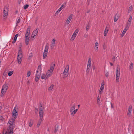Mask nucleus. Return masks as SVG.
Returning a JSON list of instances; mask_svg holds the SVG:
<instances>
[{
  "label": "nucleus",
  "instance_id": "39",
  "mask_svg": "<svg viewBox=\"0 0 134 134\" xmlns=\"http://www.w3.org/2000/svg\"><path fill=\"white\" fill-rule=\"evenodd\" d=\"M133 63H131L129 66L130 70H131L133 68Z\"/></svg>",
  "mask_w": 134,
  "mask_h": 134
},
{
  "label": "nucleus",
  "instance_id": "2",
  "mask_svg": "<svg viewBox=\"0 0 134 134\" xmlns=\"http://www.w3.org/2000/svg\"><path fill=\"white\" fill-rule=\"evenodd\" d=\"M30 26H29L27 28L25 35V43L26 45L29 44V35L30 34Z\"/></svg>",
  "mask_w": 134,
  "mask_h": 134
},
{
  "label": "nucleus",
  "instance_id": "35",
  "mask_svg": "<svg viewBox=\"0 0 134 134\" xmlns=\"http://www.w3.org/2000/svg\"><path fill=\"white\" fill-rule=\"evenodd\" d=\"M70 113H71V114L72 115H74L76 112L74 110L73 111H70Z\"/></svg>",
  "mask_w": 134,
  "mask_h": 134
},
{
  "label": "nucleus",
  "instance_id": "9",
  "mask_svg": "<svg viewBox=\"0 0 134 134\" xmlns=\"http://www.w3.org/2000/svg\"><path fill=\"white\" fill-rule=\"evenodd\" d=\"M65 5H64L62 4L61 5V7H60L59 9L55 13V14H58V13H59L64 8H65Z\"/></svg>",
  "mask_w": 134,
  "mask_h": 134
},
{
  "label": "nucleus",
  "instance_id": "22",
  "mask_svg": "<svg viewBox=\"0 0 134 134\" xmlns=\"http://www.w3.org/2000/svg\"><path fill=\"white\" fill-rule=\"evenodd\" d=\"M33 123V121L32 120H30L29 121V126L30 127L32 126Z\"/></svg>",
  "mask_w": 134,
  "mask_h": 134
},
{
  "label": "nucleus",
  "instance_id": "24",
  "mask_svg": "<svg viewBox=\"0 0 134 134\" xmlns=\"http://www.w3.org/2000/svg\"><path fill=\"white\" fill-rule=\"evenodd\" d=\"M54 85L53 84H52L48 88V90L49 91H51L54 87Z\"/></svg>",
  "mask_w": 134,
  "mask_h": 134
},
{
  "label": "nucleus",
  "instance_id": "6",
  "mask_svg": "<svg viewBox=\"0 0 134 134\" xmlns=\"http://www.w3.org/2000/svg\"><path fill=\"white\" fill-rule=\"evenodd\" d=\"M17 105H16L15 107L14 108L13 110V116L14 118L15 119L17 117V115H16V114H17L18 115V114H17V113L18 112V111H16V109L18 110V107H16Z\"/></svg>",
  "mask_w": 134,
  "mask_h": 134
},
{
  "label": "nucleus",
  "instance_id": "64",
  "mask_svg": "<svg viewBox=\"0 0 134 134\" xmlns=\"http://www.w3.org/2000/svg\"><path fill=\"white\" fill-rule=\"evenodd\" d=\"M16 39L17 38L14 37V40H15L16 41Z\"/></svg>",
  "mask_w": 134,
  "mask_h": 134
},
{
  "label": "nucleus",
  "instance_id": "43",
  "mask_svg": "<svg viewBox=\"0 0 134 134\" xmlns=\"http://www.w3.org/2000/svg\"><path fill=\"white\" fill-rule=\"evenodd\" d=\"M41 70V65H39L38 66L37 69V70H38V72H39V71H40Z\"/></svg>",
  "mask_w": 134,
  "mask_h": 134
},
{
  "label": "nucleus",
  "instance_id": "3",
  "mask_svg": "<svg viewBox=\"0 0 134 134\" xmlns=\"http://www.w3.org/2000/svg\"><path fill=\"white\" fill-rule=\"evenodd\" d=\"M8 88V85L7 83L4 84L2 87V88L1 91V97H2L3 95L4 94Z\"/></svg>",
  "mask_w": 134,
  "mask_h": 134
},
{
  "label": "nucleus",
  "instance_id": "16",
  "mask_svg": "<svg viewBox=\"0 0 134 134\" xmlns=\"http://www.w3.org/2000/svg\"><path fill=\"white\" fill-rule=\"evenodd\" d=\"M104 82H102L101 83V86L100 90L101 91H103L104 88Z\"/></svg>",
  "mask_w": 134,
  "mask_h": 134
},
{
  "label": "nucleus",
  "instance_id": "62",
  "mask_svg": "<svg viewBox=\"0 0 134 134\" xmlns=\"http://www.w3.org/2000/svg\"><path fill=\"white\" fill-rule=\"evenodd\" d=\"M16 41L15 40H13V41L12 42V43L13 44Z\"/></svg>",
  "mask_w": 134,
  "mask_h": 134
},
{
  "label": "nucleus",
  "instance_id": "32",
  "mask_svg": "<svg viewBox=\"0 0 134 134\" xmlns=\"http://www.w3.org/2000/svg\"><path fill=\"white\" fill-rule=\"evenodd\" d=\"M48 47L47 45H46L45 47V48L44 50V52H48Z\"/></svg>",
  "mask_w": 134,
  "mask_h": 134
},
{
  "label": "nucleus",
  "instance_id": "20",
  "mask_svg": "<svg viewBox=\"0 0 134 134\" xmlns=\"http://www.w3.org/2000/svg\"><path fill=\"white\" fill-rule=\"evenodd\" d=\"M22 57H17V59L18 62L19 64H20L22 61Z\"/></svg>",
  "mask_w": 134,
  "mask_h": 134
},
{
  "label": "nucleus",
  "instance_id": "52",
  "mask_svg": "<svg viewBox=\"0 0 134 134\" xmlns=\"http://www.w3.org/2000/svg\"><path fill=\"white\" fill-rule=\"evenodd\" d=\"M128 30V29H126V28H125L123 31H124L125 32H126V31H127V30Z\"/></svg>",
  "mask_w": 134,
  "mask_h": 134
},
{
  "label": "nucleus",
  "instance_id": "1",
  "mask_svg": "<svg viewBox=\"0 0 134 134\" xmlns=\"http://www.w3.org/2000/svg\"><path fill=\"white\" fill-rule=\"evenodd\" d=\"M15 119H10L8 122L9 124V127L7 129V132L8 134H13V130L15 125Z\"/></svg>",
  "mask_w": 134,
  "mask_h": 134
},
{
  "label": "nucleus",
  "instance_id": "63",
  "mask_svg": "<svg viewBox=\"0 0 134 134\" xmlns=\"http://www.w3.org/2000/svg\"><path fill=\"white\" fill-rule=\"evenodd\" d=\"M40 124H38V123H37V126L38 127H39L40 126Z\"/></svg>",
  "mask_w": 134,
  "mask_h": 134
},
{
  "label": "nucleus",
  "instance_id": "11",
  "mask_svg": "<svg viewBox=\"0 0 134 134\" xmlns=\"http://www.w3.org/2000/svg\"><path fill=\"white\" fill-rule=\"evenodd\" d=\"M109 29V27L106 26L104 31V36H105L107 35Z\"/></svg>",
  "mask_w": 134,
  "mask_h": 134
},
{
  "label": "nucleus",
  "instance_id": "30",
  "mask_svg": "<svg viewBox=\"0 0 134 134\" xmlns=\"http://www.w3.org/2000/svg\"><path fill=\"white\" fill-rule=\"evenodd\" d=\"M76 34L75 33L73 34V35L71 37V39L72 40H73L76 37Z\"/></svg>",
  "mask_w": 134,
  "mask_h": 134
},
{
  "label": "nucleus",
  "instance_id": "46",
  "mask_svg": "<svg viewBox=\"0 0 134 134\" xmlns=\"http://www.w3.org/2000/svg\"><path fill=\"white\" fill-rule=\"evenodd\" d=\"M31 74V72L30 71H29L27 72V75L28 77H29Z\"/></svg>",
  "mask_w": 134,
  "mask_h": 134
},
{
  "label": "nucleus",
  "instance_id": "27",
  "mask_svg": "<svg viewBox=\"0 0 134 134\" xmlns=\"http://www.w3.org/2000/svg\"><path fill=\"white\" fill-rule=\"evenodd\" d=\"M59 129V126L58 125H56L55 127L54 132H56Z\"/></svg>",
  "mask_w": 134,
  "mask_h": 134
},
{
  "label": "nucleus",
  "instance_id": "31",
  "mask_svg": "<svg viewBox=\"0 0 134 134\" xmlns=\"http://www.w3.org/2000/svg\"><path fill=\"white\" fill-rule=\"evenodd\" d=\"M44 112H39V114L40 118H43V116Z\"/></svg>",
  "mask_w": 134,
  "mask_h": 134
},
{
  "label": "nucleus",
  "instance_id": "38",
  "mask_svg": "<svg viewBox=\"0 0 134 134\" xmlns=\"http://www.w3.org/2000/svg\"><path fill=\"white\" fill-rule=\"evenodd\" d=\"M109 72L108 71H106L105 72V75L106 77H109Z\"/></svg>",
  "mask_w": 134,
  "mask_h": 134
},
{
  "label": "nucleus",
  "instance_id": "55",
  "mask_svg": "<svg viewBox=\"0 0 134 134\" xmlns=\"http://www.w3.org/2000/svg\"><path fill=\"white\" fill-rule=\"evenodd\" d=\"M131 23V21H128V22H127V24H130V25Z\"/></svg>",
  "mask_w": 134,
  "mask_h": 134
},
{
  "label": "nucleus",
  "instance_id": "18",
  "mask_svg": "<svg viewBox=\"0 0 134 134\" xmlns=\"http://www.w3.org/2000/svg\"><path fill=\"white\" fill-rule=\"evenodd\" d=\"M8 8L6 7H4V8L3 13H8Z\"/></svg>",
  "mask_w": 134,
  "mask_h": 134
},
{
  "label": "nucleus",
  "instance_id": "23",
  "mask_svg": "<svg viewBox=\"0 0 134 134\" xmlns=\"http://www.w3.org/2000/svg\"><path fill=\"white\" fill-rule=\"evenodd\" d=\"M100 97L99 96H98L97 98V103L98 105H100Z\"/></svg>",
  "mask_w": 134,
  "mask_h": 134
},
{
  "label": "nucleus",
  "instance_id": "41",
  "mask_svg": "<svg viewBox=\"0 0 134 134\" xmlns=\"http://www.w3.org/2000/svg\"><path fill=\"white\" fill-rule=\"evenodd\" d=\"M116 15H115V17H114V21L115 22H116L117 21V20H118V16H117V18H116Z\"/></svg>",
  "mask_w": 134,
  "mask_h": 134
},
{
  "label": "nucleus",
  "instance_id": "28",
  "mask_svg": "<svg viewBox=\"0 0 134 134\" xmlns=\"http://www.w3.org/2000/svg\"><path fill=\"white\" fill-rule=\"evenodd\" d=\"M21 21V19H20V18L19 17V18L17 19H16V26L18 25V24L20 23Z\"/></svg>",
  "mask_w": 134,
  "mask_h": 134
},
{
  "label": "nucleus",
  "instance_id": "5",
  "mask_svg": "<svg viewBox=\"0 0 134 134\" xmlns=\"http://www.w3.org/2000/svg\"><path fill=\"white\" fill-rule=\"evenodd\" d=\"M119 67V65H117V66L116 74V81L117 82H119L120 78V68Z\"/></svg>",
  "mask_w": 134,
  "mask_h": 134
},
{
  "label": "nucleus",
  "instance_id": "29",
  "mask_svg": "<svg viewBox=\"0 0 134 134\" xmlns=\"http://www.w3.org/2000/svg\"><path fill=\"white\" fill-rule=\"evenodd\" d=\"M75 105L74 104L73 106L71 107L70 109V111H72L73 109H75Z\"/></svg>",
  "mask_w": 134,
  "mask_h": 134
},
{
  "label": "nucleus",
  "instance_id": "45",
  "mask_svg": "<svg viewBox=\"0 0 134 134\" xmlns=\"http://www.w3.org/2000/svg\"><path fill=\"white\" fill-rule=\"evenodd\" d=\"M130 25L127 24L126 27H125V28L128 29Z\"/></svg>",
  "mask_w": 134,
  "mask_h": 134
},
{
  "label": "nucleus",
  "instance_id": "40",
  "mask_svg": "<svg viewBox=\"0 0 134 134\" xmlns=\"http://www.w3.org/2000/svg\"><path fill=\"white\" fill-rule=\"evenodd\" d=\"M91 58H89L88 59L87 64H91Z\"/></svg>",
  "mask_w": 134,
  "mask_h": 134
},
{
  "label": "nucleus",
  "instance_id": "58",
  "mask_svg": "<svg viewBox=\"0 0 134 134\" xmlns=\"http://www.w3.org/2000/svg\"><path fill=\"white\" fill-rule=\"evenodd\" d=\"M90 1L91 0H87V2H88V5L89 4Z\"/></svg>",
  "mask_w": 134,
  "mask_h": 134
},
{
  "label": "nucleus",
  "instance_id": "47",
  "mask_svg": "<svg viewBox=\"0 0 134 134\" xmlns=\"http://www.w3.org/2000/svg\"><path fill=\"white\" fill-rule=\"evenodd\" d=\"M55 45V44H51V48L52 49H53L54 48Z\"/></svg>",
  "mask_w": 134,
  "mask_h": 134
},
{
  "label": "nucleus",
  "instance_id": "19",
  "mask_svg": "<svg viewBox=\"0 0 134 134\" xmlns=\"http://www.w3.org/2000/svg\"><path fill=\"white\" fill-rule=\"evenodd\" d=\"M38 29H37L33 31L32 33V35H34L35 36L36 35L38 32Z\"/></svg>",
  "mask_w": 134,
  "mask_h": 134
},
{
  "label": "nucleus",
  "instance_id": "33",
  "mask_svg": "<svg viewBox=\"0 0 134 134\" xmlns=\"http://www.w3.org/2000/svg\"><path fill=\"white\" fill-rule=\"evenodd\" d=\"M43 119L42 118H40L37 123L41 124L43 120Z\"/></svg>",
  "mask_w": 134,
  "mask_h": 134
},
{
  "label": "nucleus",
  "instance_id": "15",
  "mask_svg": "<svg viewBox=\"0 0 134 134\" xmlns=\"http://www.w3.org/2000/svg\"><path fill=\"white\" fill-rule=\"evenodd\" d=\"M55 66V64H54L53 65L51 66L50 69L48 70V71H50L52 72Z\"/></svg>",
  "mask_w": 134,
  "mask_h": 134
},
{
  "label": "nucleus",
  "instance_id": "61",
  "mask_svg": "<svg viewBox=\"0 0 134 134\" xmlns=\"http://www.w3.org/2000/svg\"><path fill=\"white\" fill-rule=\"evenodd\" d=\"M27 85H29L30 83V82L29 80H28L27 82Z\"/></svg>",
  "mask_w": 134,
  "mask_h": 134
},
{
  "label": "nucleus",
  "instance_id": "12",
  "mask_svg": "<svg viewBox=\"0 0 134 134\" xmlns=\"http://www.w3.org/2000/svg\"><path fill=\"white\" fill-rule=\"evenodd\" d=\"M18 57H23V54H22V51L21 49V47H19V49L18 51V55L17 56Z\"/></svg>",
  "mask_w": 134,
  "mask_h": 134
},
{
  "label": "nucleus",
  "instance_id": "36",
  "mask_svg": "<svg viewBox=\"0 0 134 134\" xmlns=\"http://www.w3.org/2000/svg\"><path fill=\"white\" fill-rule=\"evenodd\" d=\"M132 8H133L132 6V5H131V6H130V7H129V8L128 10V13H129L130 12L132 9Z\"/></svg>",
  "mask_w": 134,
  "mask_h": 134
},
{
  "label": "nucleus",
  "instance_id": "10",
  "mask_svg": "<svg viewBox=\"0 0 134 134\" xmlns=\"http://www.w3.org/2000/svg\"><path fill=\"white\" fill-rule=\"evenodd\" d=\"M132 106L131 105H130L128 108V109L127 111V115L128 116L130 115L131 114V111H132Z\"/></svg>",
  "mask_w": 134,
  "mask_h": 134
},
{
  "label": "nucleus",
  "instance_id": "34",
  "mask_svg": "<svg viewBox=\"0 0 134 134\" xmlns=\"http://www.w3.org/2000/svg\"><path fill=\"white\" fill-rule=\"evenodd\" d=\"M13 72V71H10L8 72V75L9 76H11L12 75Z\"/></svg>",
  "mask_w": 134,
  "mask_h": 134
},
{
  "label": "nucleus",
  "instance_id": "8",
  "mask_svg": "<svg viewBox=\"0 0 134 134\" xmlns=\"http://www.w3.org/2000/svg\"><path fill=\"white\" fill-rule=\"evenodd\" d=\"M72 15L70 14L69 17L68 18L66 22V24L68 25L70 23L71 19H72Z\"/></svg>",
  "mask_w": 134,
  "mask_h": 134
},
{
  "label": "nucleus",
  "instance_id": "54",
  "mask_svg": "<svg viewBox=\"0 0 134 134\" xmlns=\"http://www.w3.org/2000/svg\"><path fill=\"white\" fill-rule=\"evenodd\" d=\"M92 67L93 70H94L95 69V66L94 65H92Z\"/></svg>",
  "mask_w": 134,
  "mask_h": 134
},
{
  "label": "nucleus",
  "instance_id": "49",
  "mask_svg": "<svg viewBox=\"0 0 134 134\" xmlns=\"http://www.w3.org/2000/svg\"><path fill=\"white\" fill-rule=\"evenodd\" d=\"M55 39H53L52 41V44H55Z\"/></svg>",
  "mask_w": 134,
  "mask_h": 134
},
{
  "label": "nucleus",
  "instance_id": "13",
  "mask_svg": "<svg viewBox=\"0 0 134 134\" xmlns=\"http://www.w3.org/2000/svg\"><path fill=\"white\" fill-rule=\"evenodd\" d=\"M98 44L97 42L95 43L94 45V49L95 51H98Z\"/></svg>",
  "mask_w": 134,
  "mask_h": 134
},
{
  "label": "nucleus",
  "instance_id": "4",
  "mask_svg": "<svg viewBox=\"0 0 134 134\" xmlns=\"http://www.w3.org/2000/svg\"><path fill=\"white\" fill-rule=\"evenodd\" d=\"M69 65H68L66 66L63 72V74L64 75L63 78L64 79L66 78L69 75Z\"/></svg>",
  "mask_w": 134,
  "mask_h": 134
},
{
  "label": "nucleus",
  "instance_id": "37",
  "mask_svg": "<svg viewBox=\"0 0 134 134\" xmlns=\"http://www.w3.org/2000/svg\"><path fill=\"white\" fill-rule=\"evenodd\" d=\"M90 25L88 24H87L86 26V30L87 31L89 29H90Z\"/></svg>",
  "mask_w": 134,
  "mask_h": 134
},
{
  "label": "nucleus",
  "instance_id": "59",
  "mask_svg": "<svg viewBox=\"0 0 134 134\" xmlns=\"http://www.w3.org/2000/svg\"><path fill=\"white\" fill-rule=\"evenodd\" d=\"M41 110V108H40L39 110V112H44L43 111V110Z\"/></svg>",
  "mask_w": 134,
  "mask_h": 134
},
{
  "label": "nucleus",
  "instance_id": "26",
  "mask_svg": "<svg viewBox=\"0 0 134 134\" xmlns=\"http://www.w3.org/2000/svg\"><path fill=\"white\" fill-rule=\"evenodd\" d=\"M47 53V52H44L43 54V59H44L46 57Z\"/></svg>",
  "mask_w": 134,
  "mask_h": 134
},
{
  "label": "nucleus",
  "instance_id": "42",
  "mask_svg": "<svg viewBox=\"0 0 134 134\" xmlns=\"http://www.w3.org/2000/svg\"><path fill=\"white\" fill-rule=\"evenodd\" d=\"M29 6V5L26 4L24 6V9H26Z\"/></svg>",
  "mask_w": 134,
  "mask_h": 134
},
{
  "label": "nucleus",
  "instance_id": "25",
  "mask_svg": "<svg viewBox=\"0 0 134 134\" xmlns=\"http://www.w3.org/2000/svg\"><path fill=\"white\" fill-rule=\"evenodd\" d=\"M41 79H44L46 80L47 79L46 75L44 74H43L41 76Z\"/></svg>",
  "mask_w": 134,
  "mask_h": 134
},
{
  "label": "nucleus",
  "instance_id": "51",
  "mask_svg": "<svg viewBox=\"0 0 134 134\" xmlns=\"http://www.w3.org/2000/svg\"><path fill=\"white\" fill-rule=\"evenodd\" d=\"M103 91H101L100 90H99V94L100 95H101Z\"/></svg>",
  "mask_w": 134,
  "mask_h": 134
},
{
  "label": "nucleus",
  "instance_id": "56",
  "mask_svg": "<svg viewBox=\"0 0 134 134\" xmlns=\"http://www.w3.org/2000/svg\"><path fill=\"white\" fill-rule=\"evenodd\" d=\"M35 36L34 35H32V34L31 37L32 38H35Z\"/></svg>",
  "mask_w": 134,
  "mask_h": 134
},
{
  "label": "nucleus",
  "instance_id": "17",
  "mask_svg": "<svg viewBox=\"0 0 134 134\" xmlns=\"http://www.w3.org/2000/svg\"><path fill=\"white\" fill-rule=\"evenodd\" d=\"M52 72L48 71L47 72L46 75L47 78L51 76L52 74Z\"/></svg>",
  "mask_w": 134,
  "mask_h": 134
},
{
  "label": "nucleus",
  "instance_id": "44",
  "mask_svg": "<svg viewBox=\"0 0 134 134\" xmlns=\"http://www.w3.org/2000/svg\"><path fill=\"white\" fill-rule=\"evenodd\" d=\"M4 120V118L2 116L0 115V120L3 121Z\"/></svg>",
  "mask_w": 134,
  "mask_h": 134
},
{
  "label": "nucleus",
  "instance_id": "14",
  "mask_svg": "<svg viewBox=\"0 0 134 134\" xmlns=\"http://www.w3.org/2000/svg\"><path fill=\"white\" fill-rule=\"evenodd\" d=\"M91 64H87L86 71L87 73H88L90 71V69L91 68Z\"/></svg>",
  "mask_w": 134,
  "mask_h": 134
},
{
  "label": "nucleus",
  "instance_id": "60",
  "mask_svg": "<svg viewBox=\"0 0 134 134\" xmlns=\"http://www.w3.org/2000/svg\"><path fill=\"white\" fill-rule=\"evenodd\" d=\"M18 34H17L15 35V36L14 37H16L17 38V37H18Z\"/></svg>",
  "mask_w": 134,
  "mask_h": 134
},
{
  "label": "nucleus",
  "instance_id": "57",
  "mask_svg": "<svg viewBox=\"0 0 134 134\" xmlns=\"http://www.w3.org/2000/svg\"><path fill=\"white\" fill-rule=\"evenodd\" d=\"M79 31V30L78 29H77L75 30V32H76L77 33H78Z\"/></svg>",
  "mask_w": 134,
  "mask_h": 134
},
{
  "label": "nucleus",
  "instance_id": "7",
  "mask_svg": "<svg viewBox=\"0 0 134 134\" xmlns=\"http://www.w3.org/2000/svg\"><path fill=\"white\" fill-rule=\"evenodd\" d=\"M40 76V73H38V70L36 71V73L35 77V80L36 82H37Z\"/></svg>",
  "mask_w": 134,
  "mask_h": 134
},
{
  "label": "nucleus",
  "instance_id": "50",
  "mask_svg": "<svg viewBox=\"0 0 134 134\" xmlns=\"http://www.w3.org/2000/svg\"><path fill=\"white\" fill-rule=\"evenodd\" d=\"M132 19V16H130L129 17V19L128 21L131 22Z\"/></svg>",
  "mask_w": 134,
  "mask_h": 134
},
{
  "label": "nucleus",
  "instance_id": "21",
  "mask_svg": "<svg viewBox=\"0 0 134 134\" xmlns=\"http://www.w3.org/2000/svg\"><path fill=\"white\" fill-rule=\"evenodd\" d=\"M8 13H3V19H6L7 17Z\"/></svg>",
  "mask_w": 134,
  "mask_h": 134
},
{
  "label": "nucleus",
  "instance_id": "48",
  "mask_svg": "<svg viewBox=\"0 0 134 134\" xmlns=\"http://www.w3.org/2000/svg\"><path fill=\"white\" fill-rule=\"evenodd\" d=\"M125 33L126 32H125L123 31L121 35V37H123L124 35L125 34Z\"/></svg>",
  "mask_w": 134,
  "mask_h": 134
},
{
  "label": "nucleus",
  "instance_id": "53",
  "mask_svg": "<svg viewBox=\"0 0 134 134\" xmlns=\"http://www.w3.org/2000/svg\"><path fill=\"white\" fill-rule=\"evenodd\" d=\"M115 57L114 56L113 57V58H112V60H113V62H114L115 61Z\"/></svg>",
  "mask_w": 134,
  "mask_h": 134
}]
</instances>
